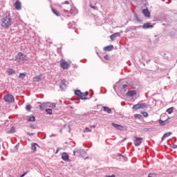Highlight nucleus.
Masks as SVG:
<instances>
[{"instance_id": "1", "label": "nucleus", "mask_w": 177, "mask_h": 177, "mask_svg": "<svg viewBox=\"0 0 177 177\" xmlns=\"http://www.w3.org/2000/svg\"><path fill=\"white\" fill-rule=\"evenodd\" d=\"M1 26L3 28L8 29L10 28L12 24V17H10V14H8V15L3 17V19L1 20Z\"/></svg>"}, {"instance_id": "2", "label": "nucleus", "mask_w": 177, "mask_h": 177, "mask_svg": "<svg viewBox=\"0 0 177 177\" xmlns=\"http://www.w3.org/2000/svg\"><path fill=\"white\" fill-rule=\"evenodd\" d=\"M27 60V55H24L23 53L19 52L17 53L15 61L19 64H24V62Z\"/></svg>"}, {"instance_id": "3", "label": "nucleus", "mask_w": 177, "mask_h": 177, "mask_svg": "<svg viewBox=\"0 0 177 177\" xmlns=\"http://www.w3.org/2000/svg\"><path fill=\"white\" fill-rule=\"evenodd\" d=\"M59 63H60V66H61L62 68H63V70H67V68H68L70 67V66H71V61L67 62L64 59H62L59 61Z\"/></svg>"}, {"instance_id": "4", "label": "nucleus", "mask_w": 177, "mask_h": 177, "mask_svg": "<svg viewBox=\"0 0 177 177\" xmlns=\"http://www.w3.org/2000/svg\"><path fill=\"white\" fill-rule=\"evenodd\" d=\"M133 140L134 142L135 146H136V147L140 146V145H142V143L143 142V138L136 137V136H134L133 138Z\"/></svg>"}, {"instance_id": "5", "label": "nucleus", "mask_w": 177, "mask_h": 177, "mask_svg": "<svg viewBox=\"0 0 177 177\" xmlns=\"http://www.w3.org/2000/svg\"><path fill=\"white\" fill-rule=\"evenodd\" d=\"M5 102H8V103H12L15 102V97L12 95L8 94L3 97Z\"/></svg>"}, {"instance_id": "6", "label": "nucleus", "mask_w": 177, "mask_h": 177, "mask_svg": "<svg viewBox=\"0 0 177 177\" xmlns=\"http://www.w3.org/2000/svg\"><path fill=\"white\" fill-rule=\"evenodd\" d=\"M147 104L145 103L137 104L133 106V110H140V109H146Z\"/></svg>"}, {"instance_id": "7", "label": "nucleus", "mask_w": 177, "mask_h": 177, "mask_svg": "<svg viewBox=\"0 0 177 177\" xmlns=\"http://www.w3.org/2000/svg\"><path fill=\"white\" fill-rule=\"evenodd\" d=\"M39 105V109H41L42 111L45 110V109H48V107H50V102H44L41 104V102H38Z\"/></svg>"}, {"instance_id": "8", "label": "nucleus", "mask_w": 177, "mask_h": 177, "mask_svg": "<svg viewBox=\"0 0 177 177\" xmlns=\"http://www.w3.org/2000/svg\"><path fill=\"white\" fill-rule=\"evenodd\" d=\"M112 125L117 129L118 131H124V127L121 124L112 123Z\"/></svg>"}, {"instance_id": "9", "label": "nucleus", "mask_w": 177, "mask_h": 177, "mask_svg": "<svg viewBox=\"0 0 177 177\" xmlns=\"http://www.w3.org/2000/svg\"><path fill=\"white\" fill-rule=\"evenodd\" d=\"M88 91H86L85 93H81V94L79 95V97L82 99V100H85L86 97H88Z\"/></svg>"}, {"instance_id": "10", "label": "nucleus", "mask_w": 177, "mask_h": 177, "mask_svg": "<svg viewBox=\"0 0 177 177\" xmlns=\"http://www.w3.org/2000/svg\"><path fill=\"white\" fill-rule=\"evenodd\" d=\"M14 6L17 10H20L21 9V3H20L19 1H17L15 3Z\"/></svg>"}, {"instance_id": "11", "label": "nucleus", "mask_w": 177, "mask_h": 177, "mask_svg": "<svg viewBox=\"0 0 177 177\" xmlns=\"http://www.w3.org/2000/svg\"><path fill=\"white\" fill-rule=\"evenodd\" d=\"M153 26L151 25V23H146L144 24V25L142 26V28L144 30H147V28H153Z\"/></svg>"}, {"instance_id": "12", "label": "nucleus", "mask_w": 177, "mask_h": 177, "mask_svg": "<svg viewBox=\"0 0 177 177\" xmlns=\"http://www.w3.org/2000/svg\"><path fill=\"white\" fill-rule=\"evenodd\" d=\"M62 160H64V161H68V158H70V157L68 156V153L66 152L62 153Z\"/></svg>"}, {"instance_id": "13", "label": "nucleus", "mask_w": 177, "mask_h": 177, "mask_svg": "<svg viewBox=\"0 0 177 177\" xmlns=\"http://www.w3.org/2000/svg\"><path fill=\"white\" fill-rule=\"evenodd\" d=\"M42 80V75H36L33 77V82H39Z\"/></svg>"}, {"instance_id": "14", "label": "nucleus", "mask_w": 177, "mask_h": 177, "mask_svg": "<svg viewBox=\"0 0 177 177\" xmlns=\"http://www.w3.org/2000/svg\"><path fill=\"white\" fill-rule=\"evenodd\" d=\"M113 49H114L113 46H107L104 48V50H105L106 52H110V51L113 50Z\"/></svg>"}, {"instance_id": "15", "label": "nucleus", "mask_w": 177, "mask_h": 177, "mask_svg": "<svg viewBox=\"0 0 177 177\" xmlns=\"http://www.w3.org/2000/svg\"><path fill=\"white\" fill-rule=\"evenodd\" d=\"M117 37H120V33L117 32V33H114V34L111 35L110 36V39H111V41H114V39H115V38H117Z\"/></svg>"}, {"instance_id": "16", "label": "nucleus", "mask_w": 177, "mask_h": 177, "mask_svg": "<svg viewBox=\"0 0 177 177\" xmlns=\"http://www.w3.org/2000/svg\"><path fill=\"white\" fill-rule=\"evenodd\" d=\"M142 13L143 15H145L146 17H150V12H149V10L147 9L143 10Z\"/></svg>"}, {"instance_id": "17", "label": "nucleus", "mask_w": 177, "mask_h": 177, "mask_svg": "<svg viewBox=\"0 0 177 177\" xmlns=\"http://www.w3.org/2000/svg\"><path fill=\"white\" fill-rule=\"evenodd\" d=\"M37 146H38L37 143L32 144L31 150L33 153H35V151H37Z\"/></svg>"}, {"instance_id": "18", "label": "nucleus", "mask_w": 177, "mask_h": 177, "mask_svg": "<svg viewBox=\"0 0 177 177\" xmlns=\"http://www.w3.org/2000/svg\"><path fill=\"white\" fill-rule=\"evenodd\" d=\"M104 111H105L106 113H108V114L111 113V109L107 106H103L102 107Z\"/></svg>"}, {"instance_id": "19", "label": "nucleus", "mask_w": 177, "mask_h": 177, "mask_svg": "<svg viewBox=\"0 0 177 177\" xmlns=\"http://www.w3.org/2000/svg\"><path fill=\"white\" fill-rule=\"evenodd\" d=\"M127 96H135L136 95V91H130L127 93Z\"/></svg>"}, {"instance_id": "20", "label": "nucleus", "mask_w": 177, "mask_h": 177, "mask_svg": "<svg viewBox=\"0 0 177 177\" xmlns=\"http://www.w3.org/2000/svg\"><path fill=\"white\" fill-rule=\"evenodd\" d=\"M7 73L8 74V75H12L15 74V70H13L12 68H8L7 70Z\"/></svg>"}, {"instance_id": "21", "label": "nucleus", "mask_w": 177, "mask_h": 177, "mask_svg": "<svg viewBox=\"0 0 177 177\" xmlns=\"http://www.w3.org/2000/svg\"><path fill=\"white\" fill-rule=\"evenodd\" d=\"M171 135H172V133L171 132H168V133H166L163 135V136L162 137V140H164V139L165 138H168V136H171Z\"/></svg>"}, {"instance_id": "22", "label": "nucleus", "mask_w": 177, "mask_h": 177, "mask_svg": "<svg viewBox=\"0 0 177 177\" xmlns=\"http://www.w3.org/2000/svg\"><path fill=\"white\" fill-rule=\"evenodd\" d=\"M167 121H168V120H166L165 121H163L162 120H159L158 122H159L160 127H164V126H165V123L167 122Z\"/></svg>"}, {"instance_id": "23", "label": "nucleus", "mask_w": 177, "mask_h": 177, "mask_svg": "<svg viewBox=\"0 0 177 177\" xmlns=\"http://www.w3.org/2000/svg\"><path fill=\"white\" fill-rule=\"evenodd\" d=\"M52 12L54 15H55V16H60V13H59V12H57L55 8H52Z\"/></svg>"}, {"instance_id": "24", "label": "nucleus", "mask_w": 177, "mask_h": 177, "mask_svg": "<svg viewBox=\"0 0 177 177\" xmlns=\"http://www.w3.org/2000/svg\"><path fill=\"white\" fill-rule=\"evenodd\" d=\"M81 91H80V90H76L75 91V95H76V96H78V97H80V95H81Z\"/></svg>"}, {"instance_id": "25", "label": "nucleus", "mask_w": 177, "mask_h": 177, "mask_svg": "<svg viewBox=\"0 0 177 177\" xmlns=\"http://www.w3.org/2000/svg\"><path fill=\"white\" fill-rule=\"evenodd\" d=\"M15 127H11L10 130L8 131V133H15Z\"/></svg>"}, {"instance_id": "26", "label": "nucleus", "mask_w": 177, "mask_h": 177, "mask_svg": "<svg viewBox=\"0 0 177 177\" xmlns=\"http://www.w3.org/2000/svg\"><path fill=\"white\" fill-rule=\"evenodd\" d=\"M172 111H174V108H169L167 110V113H168V114H171L172 113Z\"/></svg>"}, {"instance_id": "27", "label": "nucleus", "mask_w": 177, "mask_h": 177, "mask_svg": "<svg viewBox=\"0 0 177 177\" xmlns=\"http://www.w3.org/2000/svg\"><path fill=\"white\" fill-rule=\"evenodd\" d=\"M46 113H47V114H52L53 111L50 109H46Z\"/></svg>"}, {"instance_id": "28", "label": "nucleus", "mask_w": 177, "mask_h": 177, "mask_svg": "<svg viewBox=\"0 0 177 177\" xmlns=\"http://www.w3.org/2000/svg\"><path fill=\"white\" fill-rule=\"evenodd\" d=\"M28 121H31V122H34L35 121V117L34 116H31L28 118Z\"/></svg>"}, {"instance_id": "29", "label": "nucleus", "mask_w": 177, "mask_h": 177, "mask_svg": "<svg viewBox=\"0 0 177 177\" xmlns=\"http://www.w3.org/2000/svg\"><path fill=\"white\" fill-rule=\"evenodd\" d=\"M134 118H138L139 120H140V118H142V115H140V114H136V115H134Z\"/></svg>"}, {"instance_id": "30", "label": "nucleus", "mask_w": 177, "mask_h": 177, "mask_svg": "<svg viewBox=\"0 0 177 177\" xmlns=\"http://www.w3.org/2000/svg\"><path fill=\"white\" fill-rule=\"evenodd\" d=\"M19 77V78H21V80H23L24 78L26 77V75L24 73H20Z\"/></svg>"}, {"instance_id": "31", "label": "nucleus", "mask_w": 177, "mask_h": 177, "mask_svg": "<svg viewBox=\"0 0 177 177\" xmlns=\"http://www.w3.org/2000/svg\"><path fill=\"white\" fill-rule=\"evenodd\" d=\"M148 177H157V174H149Z\"/></svg>"}, {"instance_id": "32", "label": "nucleus", "mask_w": 177, "mask_h": 177, "mask_svg": "<svg viewBox=\"0 0 177 177\" xmlns=\"http://www.w3.org/2000/svg\"><path fill=\"white\" fill-rule=\"evenodd\" d=\"M142 114L145 118L149 117V113H147V112H142Z\"/></svg>"}, {"instance_id": "33", "label": "nucleus", "mask_w": 177, "mask_h": 177, "mask_svg": "<svg viewBox=\"0 0 177 177\" xmlns=\"http://www.w3.org/2000/svg\"><path fill=\"white\" fill-rule=\"evenodd\" d=\"M26 109L27 110V111H30V110H31V105H27L26 106Z\"/></svg>"}, {"instance_id": "34", "label": "nucleus", "mask_w": 177, "mask_h": 177, "mask_svg": "<svg viewBox=\"0 0 177 177\" xmlns=\"http://www.w3.org/2000/svg\"><path fill=\"white\" fill-rule=\"evenodd\" d=\"M62 85H64V86H66V85H67V81H66V80H63L62 81Z\"/></svg>"}, {"instance_id": "35", "label": "nucleus", "mask_w": 177, "mask_h": 177, "mask_svg": "<svg viewBox=\"0 0 177 177\" xmlns=\"http://www.w3.org/2000/svg\"><path fill=\"white\" fill-rule=\"evenodd\" d=\"M84 132H92V130L89 129V128L86 127L85 129H84Z\"/></svg>"}, {"instance_id": "36", "label": "nucleus", "mask_w": 177, "mask_h": 177, "mask_svg": "<svg viewBox=\"0 0 177 177\" xmlns=\"http://www.w3.org/2000/svg\"><path fill=\"white\" fill-rule=\"evenodd\" d=\"M104 59H105V60H110V57H109L108 55H106L104 57Z\"/></svg>"}, {"instance_id": "37", "label": "nucleus", "mask_w": 177, "mask_h": 177, "mask_svg": "<svg viewBox=\"0 0 177 177\" xmlns=\"http://www.w3.org/2000/svg\"><path fill=\"white\" fill-rule=\"evenodd\" d=\"M49 106H50L48 107H56V104L55 103H50Z\"/></svg>"}, {"instance_id": "38", "label": "nucleus", "mask_w": 177, "mask_h": 177, "mask_svg": "<svg viewBox=\"0 0 177 177\" xmlns=\"http://www.w3.org/2000/svg\"><path fill=\"white\" fill-rule=\"evenodd\" d=\"M27 175V172L24 173L22 175H21L19 177H24Z\"/></svg>"}, {"instance_id": "39", "label": "nucleus", "mask_w": 177, "mask_h": 177, "mask_svg": "<svg viewBox=\"0 0 177 177\" xmlns=\"http://www.w3.org/2000/svg\"><path fill=\"white\" fill-rule=\"evenodd\" d=\"M66 4V5H68V3H70V2H68V1H66L63 4Z\"/></svg>"}, {"instance_id": "40", "label": "nucleus", "mask_w": 177, "mask_h": 177, "mask_svg": "<svg viewBox=\"0 0 177 177\" xmlns=\"http://www.w3.org/2000/svg\"><path fill=\"white\" fill-rule=\"evenodd\" d=\"M106 177H115V175L112 174L111 176H106Z\"/></svg>"}, {"instance_id": "41", "label": "nucleus", "mask_w": 177, "mask_h": 177, "mask_svg": "<svg viewBox=\"0 0 177 177\" xmlns=\"http://www.w3.org/2000/svg\"><path fill=\"white\" fill-rule=\"evenodd\" d=\"M124 140H127V137H125L123 140H122L121 142H124Z\"/></svg>"}, {"instance_id": "42", "label": "nucleus", "mask_w": 177, "mask_h": 177, "mask_svg": "<svg viewBox=\"0 0 177 177\" xmlns=\"http://www.w3.org/2000/svg\"><path fill=\"white\" fill-rule=\"evenodd\" d=\"M177 148V145H174L173 146V149H176Z\"/></svg>"}, {"instance_id": "43", "label": "nucleus", "mask_w": 177, "mask_h": 177, "mask_svg": "<svg viewBox=\"0 0 177 177\" xmlns=\"http://www.w3.org/2000/svg\"><path fill=\"white\" fill-rule=\"evenodd\" d=\"M118 156H119L120 157H124V156H122V154H121V153H118Z\"/></svg>"}, {"instance_id": "44", "label": "nucleus", "mask_w": 177, "mask_h": 177, "mask_svg": "<svg viewBox=\"0 0 177 177\" xmlns=\"http://www.w3.org/2000/svg\"><path fill=\"white\" fill-rule=\"evenodd\" d=\"M28 135H29V136H31V135H32V133H28Z\"/></svg>"}, {"instance_id": "45", "label": "nucleus", "mask_w": 177, "mask_h": 177, "mask_svg": "<svg viewBox=\"0 0 177 177\" xmlns=\"http://www.w3.org/2000/svg\"><path fill=\"white\" fill-rule=\"evenodd\" d=\"M59 132H60L61 133H63V130H62V129H60V130H59Z\"/></svg>"}, {"instance_id": "46", "label": "nucleus", "mask_w": 177, "mask_h": 177, "mask_svg": "<svg viewBox=\"0 0 177 177\" xmlns=\"http://www.w3.org/2000/svg\"><path fill=\"white\" fill-rule=\"evenodd\" d=\"M91 7L93 8V9H95V6H91Z\"/></svg>"}, {"instance_id": "47", "label": "nucleus", "mask_w": 177, "mask_h": 177, "mask_svg": "<svg viewBox=\"0 0 177 177\" xmlns=\"http://www.w3.org/2000/svg\"><path fill=\"white\" fill-rule=\"evenodd\" d=\"M93 128H95V126L93 125V126H91Z\"/></svg>"}, {"instance_id": "48", "label": "nucleus", "mask_w": 177, "mask_h": 177, "mask_svg": "<svg viewBox=\"0 0 177 177\" xmlns=\"http://www.w3.org/2000/svg\"><path fill=\"white\" fill-rule=\"evenodd\" d=\"M0 149H1V146H0Z\"/></svg>"}]
</instances>
